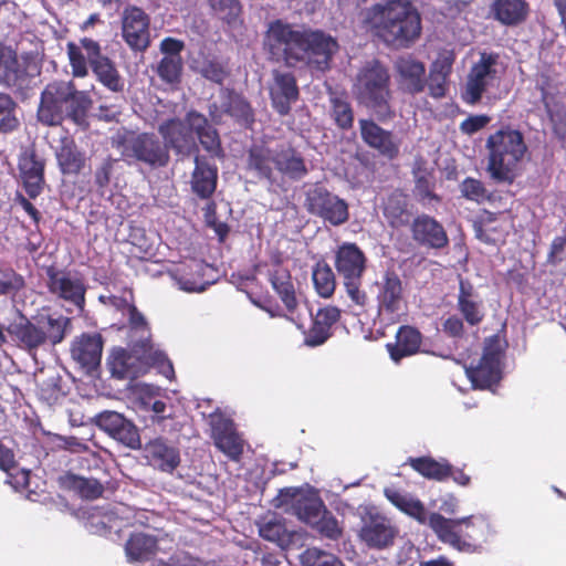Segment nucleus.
<instances>
[{
  "label": "nucleus",
  "mask_w": 566,
  "mask_h": 566,
  "mask_svg": "<svg viewBox=\"0 0 566 566\" xmlns=\"http://www.w3.org/2000/svg\"><path fill=\"white\" fill-rule=\"evenodd\" d=\"M111 144L127 163L136 160L150 168H161L169 161L167 145H164L154 134H136L119 129L112 136Z\"/></svg>",
  "instance_id": "6e6552de"
},
{
  "label": "nucleus",
  "mask_w": 566,
  "mask_h": 566,
  "mask_svg": "<svg viewBox=\"0 0 566 566\" xmlns=\"http://www.w3.org/2000/svg\"><path fill=\"white\" fill-rule=\"evenodd\" d=\"M208 270H210V266L202 261L190 260L177 265L169 274L179 290L188 293H200L212 283V281L206 279Z\"/></svg>",
  "instance_id": "4be33fe9"
},
{
  "label": "nucleus",
  "mask_w": 566,
  "mask_h": 566,
  "mask_svg": "<svg viewBox=\"0 0 566 566\" xmlns=\"http://www.w3.org/2000/svg\"><path fill=\"white\" fill-rule=\"evenodd\" d=\"M196 167L192 172L191 188L200 198H209L216 190L218 171L199 157L195 159Z\"/></svg>",
  "instance_id": "4c0bfd02"
},
{
  "label": "nucleus",
  "mask_w": 566,
  "mask_h": 566,
  "mask_svg": "<svg viewBox=\"0 0 566 566\" xmlns=\"http://www.w3.org/2000/svg\"><path fill=\"white\" fill-rule=\"evenodd\" d=\"M264 46L274 60L287 66L304 63L313 73L327 71L338 51V43L332 35L318 30L295 29L282 20L269 24Z\"/></svg>",
  "instance_id": "f03ea898"
},
{
  "label": "nucleus",
  "mask_w": 566,
  "mask_h": 566,
  "mask_svg": "<svg viewBox=\"0 0 566 566\" xmlns=\"http://www.w3.org/2000/svg\"><path fill=\"white\" fill-rule=\"evenodd\" d=\"M363 27L385 43L407 48L421 33L420 14L409 0H385L360 12Z\"/></svg>",
  "instance_id": "7ed1b4c3"
},
{
  "label": "nucleus",
  "mask_w": 566,
  "mask_h": 566,
  "mask_svg": "<svg viewBox=\"0 0 566 566\" xmlns=\"http://www.w3.org/2000/svg\"><path fill=\"white\" fill-rule=\"evenodd\" d=\"M269 280L287 312L293 315L297 310L298 301L295 295V289L290 271L280 263L274 264L269 271Z\"/></svg>",
  "instance_id": "2f4dec72"
},
{
  "label": "nucleus",
  "mask_w": 566,
  "mask_h": 566,
  "mask_svg": "<svg viewBox=\"0 0 566 566\" xmlns=\"http://www.w3.org/2000/svg\"><path fill=\"white\" fill-rule=\"evenodd\" d=\"M167 147L174 148L178 154H188L195 145L193 129L189 123L180 119H169L159 126Z\"/></svg>",
  "instance_id": "c756f323"
},
{
  "label": "nucleus",
  "mask_w": 566,
  "mask_h": 566,
  "mask_svg": "<svg viewBox=\"0 0 566 566\" xmlns=\"http://www.w3.org/2000/svg\"><path fill=\"white\" fill-rule=\"evenodd\" d=\"M413 239L432 249H442L448 245L449 239L443 226L428 214H420L412 221Z\"/></svg>",
  "instance_id": "b1692460"
},
{
  "label": "nucleus",
  "mask_w": 566,
  "mask_h": 566,
  "mask_svg": "<svg viewBox=\"0 0 566 566\" xmlns=\"http://www.w3.org/2000/svg\"><path fill=\"white\" fill-rule=\"evenodd\" d=\"M0 83L19 90L28 83L24 63L18 60L15 51L2 43H0Z\"/></svg>",
  "instance_id": "bb28decb"
},
{
  "label": "nucleus",
  "mask_w": 566,
  "mask_h": 566,
  "mask_svg": "<svg viewBox=\"0 0 566 566\" xmlns=\"http://www.w3.org/2000/svg\"><path fill=\"white\" fill-rule=\"evenodd\" d=\"M384 494L399 511L428 525L442 543L459 552L475 553L495 534L490 518L484 514L447 518L439 513H428L423 503L410 493L386 488Z\"/></svg>",
  "instance_id": "f257e3e1"
},
{
  "label": "nucleus",
  "mask_w": 566,
  "mask_h": 566,
  "mask_svg": "<svg viewBox=\"0 0 566 566\" xmlns=\"http://www.w3.org/2000/svg\"><path fill=\"white\" fill-rule=\"evenodd\" d=\"M314 287L322 297H331L335 291L336 281L333 270L326 263H317L312 274Z\"/></svg>",
  "instance_id": "09e8293b"
},
{
  "label": "nucleus",
  "mask_w": 566,
  "mask_h": 566,
  "mask_svg": "<svg viewBox=\"0 0 566 566\" xmlns=\"http://www.w3.org/2000/svg\"><path fill=\"white\" fill-rule=\"evenodd\" d=\"M125 549L129 559L147 560L156 553L157 539L149 534L136 533L130 536Z\"/></svg>",
  "instance_id": "49530a36"
},
{
  "label": "nucleus",
  "mask_w": 566,
  "mask_h": 566,
  "mask_svg": "<svg viewBox=\"0 0 566 566\" xmlns=\"http://www.w3.org/2000/svg\"><path fill=\"white\" fill-rule=\"evenodd\" d=\"M380 319L397 323L407 310V295L399 275L392 271L385 272L373 285Z\"/></svg>",
  "instance_id": "9b49d317"
},
{
  "label": "nucleus",
  "mask_w": 566,
  "mask_h": 566,
  "mask_svg": "<svg viewBox=\"0 0 566 566\" xmlns=\"http://www.w3.org/2000/svg\"><path fill=\"white\" fill-rule=\"evenodd\" d=\"M65 117L70 118L74 124L81 127L87 126V112L91 106V98L83 91H77L71 83V94L65 103Z\"/></svg>",
  "instance_id": "c03bdc74"
},
{
  "label": "nucleus",
  "mask_w": 566,
  "mask_h": 566,
  "mask_svg": "<svg viewBox=\"0 0 566 566\" xmlns=\"http://www.w3.org/2000/svg\"><path fill=\"white\" fill-rule=\"evenodd\" d=\"M71 94V82H54L44 88L38 109L39 120L48 126L61 124L65 118V103Z\"/></svg>",
  "instance_id": "dca6fc26"
},
{
  "label": "nucleus",
  "mask_w": 566,
  "mask_h": 566,
  "mask_svg": "<svg viewBox=\"0 0 566 566\" xmlns=\"http://www.w3.org/2000/svg\"><path fill=\"white\" fill-rule=\"evenodd\" d=\"M145 458L154 468L163 472H172L180 463L179 450L163 438L146 443Z\"/></svg>",
  "instance_id": "cd10ccee"
},
{
  "label": "nucleus",
  "mask_w": 566,
  "mask_h": 566,
  "mask_svg": "<svg viewBox=\"0 0 566 566\" xmlns=\"http://www.w3.org/2000/svg\"><path fill=\"white\" fill-rule=\"evenodd\" d=\"M213 7L228 24L235 25L239 22L241 6L238 0H218Z\"/></svg>",
  "instance_id": "052dcab7"
},
{
  "label": "nucleus",
  "mask_w": 566,
  "mask_h": 566,
  "mask_svg": "<svg viewBox=\"0 0 566 566\" xmlns=\"http://www.w3.org/2000/svg\"><path fill=\"white\" fill-rule=\"evenodd\" d=\"M488 171L497 182L512 184L518 176L528 147L523 134L513 128H502L486 139Z\"/></svg>",
  "instance_id": "20e7f679"
},
{
  "label": "nucleus",
  "mask_w": 566,
  "mask_h": 566,
  "mask_svg": "<svg viewBox=\"0 0 566 566\" xmlns=\"http://www.w3.org/2000/svg\"><path fill=\"white\" fill-rule=\"evenodd\" d=\"M465 374L475 389H491L502 378V349L496 337L486 340L478 365L465 367Z\"/></svg>",
  "instance_id": "f8f14e48"
},
{
  "label": "nucleus",
  "mask_w": 566,
  "mask_h": 566,
  "mask_svg": "<svg viewBox=\"0 0 566 566\" xmlns=\"http://www.w3.org/2000/svg\"><path fill=\"white\" fill-rule=\"evenodd\" d=\"M125 316L128 318L132 331L139 334L137 342L140 343L143 348H146L149 338V329L144 315L133 305Z\"/></svg>",
  "instance_id": "13d9d810"
},
{
  "label": "nucleus",
  "mask_w": 566,
  "mask_h": 566,
  "mask_svg": "<svg viewBox=\"0 0 566 566\" xmlns=\"http://www.w3.org/2000/svg\"><path fill=\"white\" fill-rule=\"evenodd\" d=\"M211 430L214 446L229 459L239 461L244 441L237 432L232 420L222 415L211 416Z\"/></svg>",
  "instance_id": "412c9836"
},
{
  "label": "nucleus",
  "mask_w": 566,
  "mask_h": 566,
  "mask_svg": "<svg viewBox=\"0 0 566 566\" xmlns=\"http://www.w3.org/2000/svg\"><path fill=\"white\" fill-rule=\"evenodd\" d=\"M340 318V310L336 306L319 308L313 317L308 331L305 333L304 344L308 347L323 345L332 336V327Z\"/></svg>",
  "instance_id": "a878e982"
},
{
  "label": "nucleus",
  "mask_w": 566,
  "mask_h": 566,
  "mask_svg": "<svg viewBox=\"0 0 566 566\" xmlns=\"http://www.w3.org/2000/svg\"><path fill=\"white\" fill-rule=\"evenodd\" d=\"M56 159L63 174H77L84 166V155L70 138L61 139Z\"/></svg>",
  "instance_id": "37998d69"
},
{
  "label": "nucleus",
  "mask_w": 566,
  "mask_h": 566,
  "mask_svg": "<svg viewBox=\"0 0 566 566\" xmlns=\"http://www.w3.org/2000/svg\"><path fill=\"white\" fill-rule=\"evenodd\" d=\"M305 206L312 214L332 226H340L349 218L347 202L319 185H314L306 191Z\"/></svg>",
  "instance_id": "ddd939ff"
},
{
  "label": "nucleus",
  "mask_w": 566,
  "mask_h": 566,
  "mask_svg": "<svg viewBox=\"0 0 566 566\" xmlns=\"http://www.w3.org/2000/svg\"><path fill=\"white\" fill-rule=\"evenodd\" d=\"M7 483L10 484L15 491H22L29 485L30 472L24 469L15 470L14 473L7 472Z\"/></svg>",
  "instance_id": "338daca9"
},
{
  "label": "nucleus",
  "mask_w": 566,
  "mask_h": 566,
  "mask_svg": "<svg viewBox=\"0 0 566 566\" xmlns=\"http://www.w3.org/2000/svg\"><path fill=\"white\" fill-rule=\"evenodd\" d=\"M460 191L465 199L476 203H482L490 198V192L482 181L470 177L460 184Z\"/></svg>",
  "instance_id": "6e6d98bb"
},
{
  "label": "nucleus",
  "mask_w": 566,
  "mask_h": 566,
  "mask_svg": "<svg viewBox=\"0 0 566 566\" xmlns=\"http://www.w3.org/2000/svg\"><path fill=\"white\" fill-rule=\"evenodd\" d=\"M67 54L73 75L77 77H84L87 74L86 59L88 60L90 65H92L95 61L105 56L101 53L98 42L88 38L81 39L80 45L69 43Z\"/></svg>",
  "instance_id": "c85d7f7f"
},
{
  "label": "nucleus",
  "mask_w": 566,
  "mask_h": 566,
  "mask_svg": "<svg viewBox=\"0 0 566 566\" xmlns=\"http://www.w3.org/2000/svg\"><path fill=\"white\" fill-rule=\"evenodd\" d=\"M198 70L203 77L218 84H221L227 75L222 64L216 61H206Z\"/></svg>",
  "instance_id": "e2e57ef3"
},
{
  "label": "nucleus",
  "mask_w": 566,
  "mask_h": 566,
  "mask_svg": "<svg viewBox=\"0 0 566 566\" xmlns=\"http://www.w3.org/2000/svg\"><path fill=\"white\" fill-rule=\"evenodd\" d=\"M187 122L202 147L213 156H219L221 154L220 138L216 128L208 123V119L197 112H189L187 114Z\"/></svg>",
  "instance_id": "72a5a7b5"
},
{
  "label": "nucleus",
  "mask_w": 566,
  "mask_h": 566,
  "mask_svg": "<svg viewBox=\"0 0 566 566\" xmlns=\"http://www.w3.org/2000/svg\"><path fill=\"white\" fill-rule=\"evenodd\" d=\"M454 59L453 51L447 49L441 50L430 67V73L449 77Z\"/></svg>",
  "instance_id": "680f3d73"
},
{
  "label": "nucleus",
  "mask_w": 566,
  "mask_h": 566,
  "mask_svg": "<svg viewBox=\"0 0 566 566\" xmlns=\"http://www.w3.org/2000/svg\"><path fill=\"white\" fill-rule=\"evenodd\" d=\"M277 500L286 512L295 515L322 536L337 539L342 535V528L337 520L326 510L323 501L315 492L302 489H285L280 492Z\"/></svg>",
  "instance_id": "39448f33"
},
{
  "label": "nucleus",
  "mask_w": 566,
  "mask_h": 566,
  "mask_svg": "<svg viewBox=\"0 0 566 566\" xmlns=\"http://www.w3.org/2000/svg\"><path fill=\"white\" fill-rule=\"evenodd\" d=\"M400 83L410 93L421 92L424 87V65L410 55L400 56L395 63Z\"/></svg>",
  "instance_id": "473e14b6"
},
{
  "label": "nucleus",
  "mask_w": 566,
  "mask_h": 566,
  "mask_svg": "<svg viewBox=\"0 0 566 566\" xmlns=\"http://www.w3.org/2000/svg\"><path fill=\"white\" fill-rule=\"evenodd\" d=\"M354 94L358 102L370 108L380 120L391 116L389 74L378 61H369L358 71Z\"/></svg>",
  "instance_id": "0eeeda50"
},
{
  "label": "nucleus",
  "mask_w": 566,
  "mask_h": 566,
  "mask_svg": "<svg viewBox=\"0 0 566 566\" xmlns=\"http://www.w3.org/2000/svg\"><path fill=\"white\" fill-rule=\"evenodd\" d=\"M48 276V289L54 297L80 311L84 310L86 285L77 273L50 270Z\"/></svg>",
  "instance_id": "4468645a"
},
{
  "label": "nucleus",
  "mask_w": 566,
  "mask_h": 566,
  "mask_svg": "<svg viewBox=\"0 0 566 566\" xmlns=\"http://www.w3.org/2000/svg\"><path fill=\"white\" fill-rule=\"evenodd\" d=\"M15 103L7 94H0V130L9 132L17 127L18 119L14 116Z\"/></svg>",
  "instance_id": "4d7b16f0"
},
{
  "label": "nucleus",
  "mask_w": 566,
  "mask_h": 566,
  "mask_svg": "<svg viewBox=\"0 0 566 566\" xmlns=\"http://www.w3.org/2000/svg\"><path fill=\"white\" fill-rule=\"evenodd\" d=\"M302 566H345L333 553L317 547H308L301 555Z\"/></svg>",
  "instance_id": "8fccbe9b"
},
{
  "label": "nucleus",
  "mask_w": 566,
  "mask_h": 566,
  "mask_svg": "<svg viewBox=\"0 0 566 566\" xmlns=\"http://www.w3.org/2000/svg\"><path fill=\"white\" fill-rule=\"evenodd\" d=\"M458 306L470 325L479 324L483 318L481 301L474 294L472 285L461 281L458 296Z\"/></svg>",
  "instance_id": "a19ab883"
},
{
  "label": "nucleus",
  "mask_w": 566,
  "mask_h": 566,
  "mask_svg": "<svg viewBox=\"0 0 566 566\" xmlns=\"http://www.w3.org/2000/svg\"><path fill=\"white\" fill-rule=\"evenodd\" d=\"M398 531L389 518L376 509H366L361 517L359 538L370 548H386L394 543Z\"/></svg>",
  "instance_id": "2eb2a0df"
},
{
  "label": "nucleus",
  "mask_w": 566,
  "mask_h": 566,
  "mask_svg": "<svg viewBox=\"0 0 566 566\" xmlns=\"http://www.w3.org/2000/svg\"><path fill=\"white\" fill-rule=\"evenodd\" d=\"M127 509L123 505H116L108 509L86 507L82 511V517L85 521V527L88 532L98 535H107L112 531L118 533L128 525V517L124 516Z\"/></svg>",
  "instance_id": "f3484780"
},
{
  "label": "nucleus",
  "mask_w": 566,
  "mask_h": 566,
  "mask_svg": "<svg viewBox=\"0 0 566 566\" xmlns=\"http://www.w3.org/2000/svg\"><path fill=\"white\" fill-rule=\"evenodd\" d=\"M335 266L343 279L347 296L359 308L367 304V294L360 289L366 258L355 243H343L335 255Z\"/></svg>",
  "instance_id": "1a4fd4ad"
},
{
  "label": "nucleus",
  "mask_w": 566,
  "mask_h": 566,
  "mask_svg": "<svg viewBox=\"0 0 566 566\" xmlns=\"http://www.w3.org/2000/svg\"><path fill=\"white\" fill-rule=\"evenodd\" d=\"M360 136L364 143L387 159H395L400 153L401 139L370 119H359Z\"/></svg>",
  "instance_id": "a211bd4d"
},
{
  "label": "nucleus",
  "mask_w": 566,
  "mask_h": 566,
  "mask_svg": "<svg viewBox=\"0 0 566 566\" xmlns=\"http://www.w3.org/2000/svg\"><path fill=\"white\" fill-rule=\"evenodd\" d=\"M98 298L103 304L115 308L116 311L120 312L124 316L127 314V312L133 306V304L127 298H125L123 296H115V295L109 294V295H101Z\"/></svg>",
  "instance_id": "774afa93"
},
{
  "label": "nucleus",
  "mask_w": 566,
  "mask_h": 566,
  "mask_svg": "<svg viewBox=\"0 0 566 566\" xmlns=\"http://www.w3.org/2000/svg\"><path fill=\"white\" fill-rule=\"evenodd\" d=\"M259 534L262 538L283 545L290 541V533L283 518L276 514H268L258 522Z\"/></svg>",
  "instance_id": "a18cd8bd"
},
{
  "label": "nucleus",
  "mask_w": 566,
  "mask_h": 566,
  "mask_svg": "<svg viewBox=\"0 0 566 566\" xmlns=\"http://www.w3.org/2000/svg\"><path fill=\"white\" fill-rule=\"evenodd\" d=\"M97 426L116 441L136 450L140 448V436L136 426L115 411H105L97 416Z\"/></svg>",
  "instance_id": "aec40b11"
},
{
  "label": "nucleus",
  "mask_w": 566,
  "mask_h": 566,
  "mask_svg": "<svg viewBox=\"0 0 566 566\" xmlns=\"http://www.w3.org/2000/svg\"><path fill=\"white\" fill-rule=\"evenodd\" d=\"M276 149L272 150L263 144H253L249 149L248 169L259 178L271 180L275 168Z\"/></svg>",
  "instance_id": "c9c22d12"
},
{
  "label": "nucleus",
  "mask_w": 566,
  "mask_h": 566,
  "mask_svg": "<svg viewBox=\"0 0 566 566\" xmlns=\"http://www.w3.org/2000/svg\"><path fill=\"white\" fill-rule=\"evenodd\" d=\"M182 70L181 56H164L157 65V74L169 84L178 83Z\"/></svg>",
  "instance_id": "603ef678"
},
{
  "label": "nucleus",
  "mask_w": 566,
  "mask_h": 566,
  "mask_svg": "<svg viewBox=\"0 0 566 566\" xmlns=\"http://www.w3.org/2000/svg\"><path fill=\"white\" fill-rule=\"evenodd\" d=\"M489 122L490 117L486 115H473L464 119L460 128L464 134L472 135L484 128Z\"/></svg>",
  "instance_id": "0e129e2a"
},
{
  "label": "nucleus",
  "mask_w": 566,
  "mask_h": 566,
  "mask_svg": "<svg viewBox=\"0 0 566 566\" xmlns=\"http://www.w3.org/2000/svg\"><path fill=\"white\" fill-rule=\"evenodd\" d=\"M91 67L96 78L109 91L115 93L123 91L124 81L116 70L114 63L107 56L95 61Z\"/></svg>",
  "instance_id": "de8ad7c7"
},
{
  "label": "nucleus",
  "mask_w": 566,
  "mask_h": 566,
  "mask_svg": "<svg viewBox=\"0 0 566 566\" xmlns=\"http://www.w3.org/2000/svg\"><path fill=\"white\" fill-rule=\"evenodd\" d=\"M70 319L62 315H39L33 319L21 317L9 325L8 333L21 349L34 354L46 345H56L65 337Z\"/></svg>",
  "instance_id": "423d86ee"
},
{
  "label": "nucleus",
  "mask_w": 566,
  "mask_h": 566,
  "mask_svg": "<svg viewBox=\"0 0 566 566\" xmlns=\"http://www.w3.org/2000/svg\"><path fill=\"white\" fill-rule=\"evenodd\" d=\"M332 103V116L336 125L342 129L350 128L354 122V113L350 104L339 96H333Z\"/></svg>",
  "instance_id": "864d4df0"
},
{
  "label": "nucleus",
  "mask_w": 566,
  "mask_h": 566,
  "mask_svg": "<svg viewBox=\"0 0 566 566\" xmlns=\"http://www.w3.org/2000/svg\"><path fill=\"white\" fill-rule=\"evenodd\" d=\"M23 287V276L14 271H7L0 275V296H14Z\"/></svg>",
  "instance_id": "bf43d9fd"
},
{
  "label": "nucleus",
  "mask_w": 566,
  "mask_h": 566,
  "mask_svg": "<svg viewBox=\"0 0 566 566\" xmlns=\"http://www.w3.org/2000/svg\"><path fill=\"white\" fill-rule=\"evenodd\" d=\"M406 464L426 479L442 481L451 474V465L446 459L431 457L408 458Z\"/></svg>",
  "instance_id": "ea45409f"
},
{
  "label": "nucleus",
  "mask_w": 566,
  "mask_h": 566,
  "mask_svg": "<svg viewBox=\"0 0 566 566\" xmlns=\"http://www.w3.org/2000/svg\"><path fill=\"white\" fill-rule=\"evenodd\" d=\"M103 339L99 334H82L76 337L71 347L72 358L87 371L101 364Z\"/></svg>",
  "instance_id": "5701e85b"
},
{
  "label": "nucleus",
  "mask_w": 566,
  "mask_h": 566,
  "mask_svg": "<svg viewBox=\"0 0 566 566\" xmlns=\"http://www.w3.org/2000/svg\"><path fill=\"white\" fill-rule=\"evenodd\" d=\"M20 175L30 198H36L43 187L44 164L33 153H24L19 160Z\"/></svg>",
  "instance_id": "7c9ffc66"
},
{
  "label": "nucleus",
  "mask_w": 566,
  "mask_h": 566,
  "mask_svg": "<svg viewBox=\"0 0 566 566\" xmlns=\"http://www.w3.org/2000/svg\"><path fill=\"white\" fill-rule=\"evenodd\" d=\"M428 86L432 97L441 98L446 95L448 90V77L429 73Z\"/></svg>",
  "instance_id": "69168bd1"
},
{
  "label": "nucleus",
  "mask_w": 566,
  "mask_h": 566,
  "mask_svg": "<svg viewBox=\"0 0 566 566\" xmlns=\"http://www.w3.org/2000/svg\"><path fill=\"white\" fill-rule=\"evenodd\" d=\"M108 365L112 375L118 379H134L144 369L135 354L122 348L113 350Z\"/></svg>",
  "instance_id": "e433bc0d"
},
{
  "label": "nucleus",
  "mask_w": 566,
  "mask_h": 566,
  "mask_svg": "<svg viewBox=\"0 0 566 566\" xmlns=\"http://www.w3.org/2000/svg\"><path fill=\"white\" fill-rule=\"evenodd\" d=\"M270 95L273 107L281 115L289 114L291 104L298 97V88L294 75L287 72L274 71Z\"/></svg>",
  "instance_id": "393cba45"
},
{
  "label": "nucleus",
  "mask_w": 566,
  "mask_h": 566,
  "mask_svg": "<svg viewBox=\"0 0 566 566\" xmlns=\"http://www.w3.org/2000/svg\"><path fill=\"white\" fill-rule=\"evenodd\" d=\"M275 169L292 180H300L308 172L303 156L291 147L276 149Z\"/></svg>",
  "instance_id": "f704fd0d"
},
{
  "label": "nucleus",
  "mask_w": 566,
  "mask_h": 566,
  "mask_svg": "<svg viewBox=\"0 0 566 566\" xmlns=\"http://www.w3.org/2000/svg\"><path fill=\"white\" fill-rule=\"evenodd\" d=\"M421 344L420 333L410 326H401L396 335V345H388L390 357L399 361L402 357L413 355Z\"/></svg>",
  "instance_id": "58836bf2"
},
{
  "label": "nucleus",
  "mask_w": 566,
  "mask_h": 566,
  "mask_svg": "<svg viewBox=\"0 0 566 566\" xmlns=\"http://www.w3.org/2000/svg\"><path fill=\"white\" fill-rule=\"evenodd\" d=\"M525 0H494L492 11L503 24H516L527 14Z\"/></svg>",
  "instance_id": "79ce46f5"
},
{
  "label": "nucleus",
  "mask_w": 566,
  "mask_h": 566,
  "mask_svg": "<svg viewBox=\"0 0 566 566\" xmlns=\"http://www.w3.org/2000/svg\"><path fill=\"white\" fill-rule=\"evenodd\" d=\"M122 34L130 49L145 50L149 44V18L138 7H128L122 17Z\"/></svg>",
  "instance_id": "6ab92c4d"
},
{
  "label": "nucleus",
  "mask_w": 566,
  "mask_h": 566,
  "mask_svg": "<svg viewBox=\"0 0 566 566\" xmlns=\"http://www.w3.org/2000/svg\"><path fill=\"white\" fill-rule=\"evenodd\" d=\"M71 486L84 499H97L102 495L104 488L95 479L72 475L70 478Z\"/></svg>",
  "instance_id": "5fc2aeb1"
},
{
  "label": "nucleus",
  "mask_w": 566,
  "mask_h": 566,
  "mask_svg": "<svg viewBox=\"0 0 566 566\" xmlns=\"http://www.w3.org/2000/svg\"><path fill=\"white\" fill-rule=\"evenodd\" d=\"M502 65L495 53L482 52L467 75L461 92L462 99L469 105L478 104L489 88L494 87L501 77Z\"/></svg>",
  "instance_id": "9d476101"
},
{
  "label": "nucleus",
  "mask_w": 566,
  "mask_h": 566,
  "mask_svg": "<svg viewBox=\"0 0 566 566\" xmlns=\"http://www.w3.org/2000/svg\"><path fill=\"white\" fill-rule=\"evenodd\" d=\"M226 112L244 126H249L253 122L249 103L238 94L230 95Z\"/></svg>",
  "instance_id": "3c124183"
}]
</instances>
